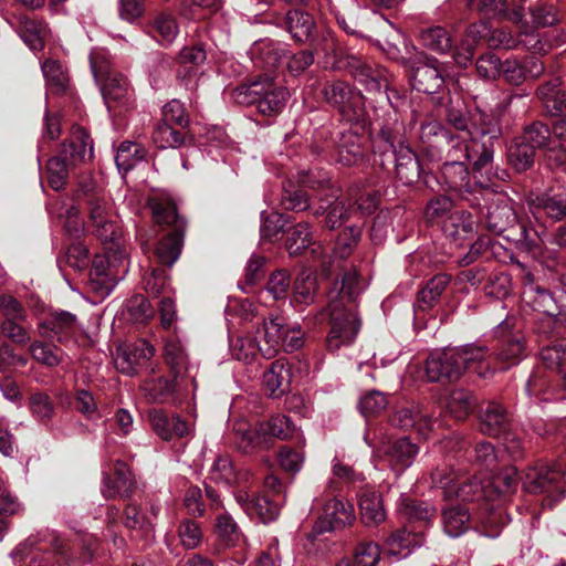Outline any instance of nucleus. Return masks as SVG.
Here are the masks:
<instances>
[{"mask_svg":"<svg viewBox=\"0 0 566 566\" xmlns=\"http://www.w3.org/2000/svg\"><path fill=\"white\" fill-rule=\"evenodd\" d=\"M356 518L354 505L338 497L328 500L323 506V531L342 530Z\"/></svg>","mask_w":566,"mask_h":566,"instance_id":"obj_19","label":"nucleus"},{"mask_svg":"<svg viewBox=\"0 0 566 566\" xmlns=\"http://www.w3.org/2000/svg\"><path fill=\"white\" fill-rule=\"evenodd\" d=\"M316 289V277L307 270L302 271L294 283L291 303L294 306H307L314 303Z\"/></svg>","mask_w":566,"mask_h":566,"instance_id":"obj_38","label":"nucleus"},{"mask_svg":"<svg viewBox=\"0 0 566 566\" xmlns=\"http://www.w3.org/2000/svg\"><path fill=\"white\" fill-rule=\"evenodd\" d=\"M495 179H503V176L495 171L490 186L482 187L480 185L479 195L488 203L485 214L486 228L495 234H502L506 230L518 226L520 237L516 241L521 249L535 255L538 251L536 241L530 235V231L524 224H518V217L513 208L512 200L507 195L494 188ZM476 186H479L478 182Z\"/></svg>","mask_w":566,"mask_h":566,"instance_id":"obj_3","label":"nucleus"},{"mask_svg":"<svg viewBox=\"0 0 566 566\" xmlns=\"http://www.w3.org/2000/svg\"><path fill=\"white\" fill-rule=\"evenodd\" d=\"M90 275L93 282L104 285L107 292L118 282V273L108 264L105 252L94 258Z\"/></svg>","mask_w":566,"mask_h":566,"instance_id":"obj_46","label":"nucleus"},{"mask_svg":"<svg viewBox=\"0 0 566 566\" xmlns=\"http://www.w3.org/2000/svg\"><path fill=\"white\" fill-rule=\"evenodd\" d=\"M232 96L238 104L255 105L262 115L276 116L285 107L289 91L274 83L272 78L263 77L248 85L238 86Z\"/></svg>","mask_w":566,"mask_h":566,"instance_id":"obj_7","label":"nucleus"},{"mask_svg":"<svg viewBox=\"0 0 566 566\" xmlns=\"http://www.w3.org/2000/svg\"><path fill=\"white\" fill-rule=\"evenodd\" d=\"M146 157V149L132 142H124L119 145L115 163L119 171L126 174Z\"/></svg>","mask_w":566,"mask_h":566,"instance_id":"obj_40","label":"nucleus"},{"mask_svg":"<svg viewBox=\"0 0 566 566\" xmlns=\"http://www.w3.org/2000/svg\"><path fill=\"white\" fill-rule=\"evenodd\" d=\"M430 479L432 488L442 489L446 497L453 496L454 486L458 484L459 475L450 464L443 463L438 465L433 471H431Z\"/></svg>","mask_w":566,"mask_h":566,"instance_id":"obj_56","label":"nucleus"},{"mask_svg":"<svg viewBox=\"0 0 566 566\" xmlns=\"http://www.w3.org/2000/svg\"><path fill=\"white\" fill-rule=\"evenodd\" d=\"M135 489V481L130 475L129 468L122 461L114 465V478L105 474L103 479L102 493L106 499L116 496L128 497Z\"/></svg>","mask_w":566,"mask_h":566,"instance_id":"obj_22","label":"nucleus"},{"mask_svg":"<svg viewBox=\"0 0 566 566\" xmlns=\"http://www.w3.org/2000/svg\"><path fill=\"white\" fill-rule=\"evenodd\" d=\"M539 355L547 368L563 373V367L566 365V338L543 347Z\"/></svg>","mask_w":566,"mask_h":566,"instance_id":"obj_58","label":"nucleus"},{"mask_svg":"<svg viewBox=\"0 0 566 566\" xmlns=\"http://www.w3.org/2000/svg\"><path fill=\"white\" fill-rule=\"evenodd\" d=\"M517 38L520 39V45L536 54H547L556 44L563 42V40L557 42L551 41L548 32L538 33L528 24L521 27Z\"/></svg>","mask_w":566,"mask_h":566,"instance_id":"obj_33","label":"nucleus"},{"mask_svg":"<svg viewBox=\"0 0 566 566\" xmlns=\"http://www.w3.org/2000/svg\"><path fill=\"white\" fill-rule=\"evenodd\" d=\"M536 97L549 116H563L566 111V90L562 87L559 77L552 78L539 85Z\"/></svg>","mask_w":566,"mask_h":566,"instance_id":"obj_21","label":"nucleus"},{"mask_svg":"<svg viewBox=\"0 0 566 566\" xmlns=\"http://www.w3.org/2000/svg\"><path fill=\"white\" fill-rule=\"evenodd\" d=\"M420 40L423 46L438 53H446L452 46L451 36L442 27H432L422 30Z\"/></svg>","mask_w":566,"mask_h":566,"instance_id":"obj_49","label":"nucleus"},{"mask_svg":"<svg viewBox=\"0 0 566 566\" xmlns=\"http://www.w3.org/2000/svg\"><path fill=\"white\" fill-rule=\"evenodd\" d=\"M235 448L244 454H253L271 449L266 433L261 430V423L251 426L244 421H237L233 427Z\"/></svg>","mask_w":566,"mask_h":566,"instance_id":"obj_17","label":"nucleus"},{"mask_svg":"<svg viewBox=\"0 0 566 566\" xmlns=\"http://www.w3.org/2000/svg\"><path fill=\"white\" fill-rule=\"evenodd\" d=\"M350 212L352 210L345 207L344 201L334 197L333 200H322L314 214L316 217L326 214L325 227L335 229L348 219Z\"/></svg>","mask_w":566,"mask_h":566,"instance_id":"obj_39","label":"nucleus"},{"mask_svg":"<svg viewBox=\"0 0 566 566\" xmlns=\"http://www.w3.org/2000/svg\"><path fill=\"white\" fill-rule=\"evenodd\" d=\"M491 492L492 491L489 490V485L484 484L480 476L473 475L454 486L453 496L463 502H474L481 500H486L490 502L492 501Z\"/></svg>","mask_w":566,"mask_h":566,"instance_id":"obj_32","label":"nucleus"},{"mask_svg":"<svg viewBox=\"0 0 566 566\" xmlns=\"http://www.w3.org/2000/svg\"><path fill=\"white\" fill-rule=\"evenodd\" d=\"M312 244L311 226L307 222H300L289 230L286 249L291 255H297Z\"/></svg>","mask_w":566,"mask_h":566,"instance_id":"obj_53","label":"nucleus"},{"mask_svg":"<svg viewBox=\"0 0 566 566\" xmlns=\"http://www.w3.org/2000/svg\"><path fill=\"white\" fill-rule=\"evenodd\" d=\"M41 336L67 344L80 332L76 315L67 311H54L38 326Z\"/></svg>","mask_w":566,"mask_h":566,"instance_id":"obj_14","label":"nucleus"},{"mask_svg":"<svg viewBox=\"0 0 566 566\" xmlns=\"http://www.w3.org/2000/svg\"><path fill=\"white\" fill-rule=\"evenodd\" d=\"M381 549L375 542H360L354 551L355 566H376L380 560Z\"/></svg>","mask_w":566,"mask_h":566,"instance_id":"obj_64","label":"nucleus"},{"mask_svg":"<svg viewBox=\"0 0 566 566\" xmlns=\"http://www.w3.org/2000/svg\"><path fill=\"white\" fill-rule=\"evenodd\" d=\"M449 132L436 119L427 118L420 123L419 139L428 150H442Z\"/></svg>","mask_w":566,"mask_h":566,"instance_id":"obj_35","label":"nucleus"},{"mask_svg":"<svg viewBox=\"0 0 566 566\" xmlns=\"http://www.w3.org/2000/svg\"><path fill=\"white\" fill-rule=\"evenodd\" d=\"M483 534L495 538L500 535L501 528L509 523V516L502 507L491 505L480 517Z\"/></svg>","mask_w":566,"mask_h":566,"instance_id":"obj_55","label":"nucleus"},{"mask_svg":"<svg viewBox=\"0 0 566 566\" xmlns=\"http://www.w3.org/2000/svg\"><path fill=\"white\" fill-rule=\"evenodd\" d=\"M407 72L409 73L412 88L418 92L436 94L444 84V77L439 67L438 60L429 57L422 52L416 54V60L407 69Z\"/></svg>","mask_w":566,"mask_h":566,"instance_id":"obj_11","label":"nucleus"},{"mask_svg":"<svg viewBox=\"0 0 566 566\" xmlns=\"http://www.w3.org/2000/svg\"><path fill=\"white\" fill-rule=\"evenodd\" d=\"M285 27L297 42L311 41L316 32L314 18L300 9L289 10L285 15Z\"/></svg>","mask_w":566,"mask_h":566,"instance_id":"obj_27","label":"nucleus"},{"mask_svg":"<svg viewBox=\"0 0 566 566\" xmlns=\"http://www.w3.org/2000/svg\"><path fill=\"white\" fill-rule=\"evenodd\" d=\"M439 153H446V161L448 163H462L467 164L478 158V154L473 151V143L471 138L469 142L460 139L458 136L449 134L448 138L443 143L442 150Z\"/></svg>","mask_w":566,"mask_h":566,"instance_id":"obj_31","label":"nucleus"},{"mask_svg":"<svg viewBox=\"0 0 566 566\" xmlns=\"http://www.w3.org/2000/svg\"><path fill=\"white\" fill-rule=\"evenodd\" d=\"M388 99L392 111H387L382 118L377 119L378 138L385 144V149L379 154V165L385 168L386 160L394 158L398 179L403 185H411L420 176V164L412 149L401 139L403 127L399 120L398 105Z\"/></svg>","mask_w":566,"mask_h":566,"instance_id":"obj_2","label":"nucleus"},{"mask_svg":"<svg viewBox=\"0 0 566 566\" xmlns=\"http://www.w3.org/2000/svg\"><path fill=\"white\" fill-rule=\"evenodd\" d=\"M230 352L233 358L244 363L252 360L260 352L259 343L251 336H238L230 340Z\"/></svg>","mask_w":566,"mask_h":566,"instance_id":"obj_62","label":"nucleus"},{"mask_svg":"<svg viewBox=\"0 0 566 566\" xmlns=\"http://www.w3.org/2000/svg\"><path fill=\"white\" fill-rule=\"evenodd\" d=\"M488 349L468 344L457 348L433 350L426 360V376L430 382L458 380L473 364L482 361Z\"/></svg>","mask_w":566,"mask_h":566,"instance_id":"obj_4","label":"nucleus"},{"mask_svg":"<svg viewBox=\"0 0 566 566\" xmlns=\"http://www.w3.org/2000/svg\"><path fill=\"white\" fill-rule=\"evenodd\" d=\"M323 94L328 104L337 107L349 119H358L363 114L365 98L360 92L353 90L348 83L343 81L326 83Z\"/></svg>","mask_w":566,"mask_h":566,"instance_id":"obj_12","label":"nucleus"},{"mask_svg":"<svg viewBox=\"0 0 566 566\" xmlns=\"http://www.w3.org/2000/svg\"><path fill=\"white\" fill-rule=\"evenodd\" d=\"M209 479L217 484H224L226 486H230L235 481V472L228 454L216 457L209 471Z\"/></svg>","mask_w":566,"mask_h":566,"instance_id":"obj_59","label":"nucleus"},{"mask_svg":"<svg viewBox=\"0 0 566 566\" xmlns=\"http://www.w3.org/2000/svg\"><path fill=\"white\" fill-rule=\"evenodd\" d=\"M87 213L95 234L104 242L117 239L119 229L111 201L101 193L87 198Z\"/></svg>","mask_w":566,"mask_h":566,"instance_id":"obj_10","label":"nucleus"},{"mask_svg":"<svg viewBox=\"0 0 566 566\" xmlns=\"http://www.w3.org/2000/svg\"><path fill=\"white\" fill-rule=\"evenodd\" d=\"M474 399L467 389H454L447 401V411L457 420L465 419L473 410Z\"/></svg>","mask_w":566,"mask_h":566,"instance_id":"obj_44","label":"nucleus"},{"mask_svg":"<svg viewBox=\"0 0 566 566\" xmlns=\"http://www.w3.org/2000/svg\"><path fill=\"white\" fill-rule=\"evenodd\" d=\"M290 376V369L283 361L272 363L263 374V387L268 395L275 398L282 396L287 389Z\"/></svg>","mask_w":566,"mask_h":566,"instance_id":"obj_29","label":"nucleus"},{"mask_svg":"<svg viewBox=\"0 0 566 566\" xmlns=\"http://www.w3.org/2000/svg\"><path fill=\"white\" fill-rule=\"evenodd\" d=\"M523 489L532 494H545L543 505L553 507L566 495V471L555 464H537L522 478Z\"/></svg>","mask_w":566,"mask_h":566,"instance_id":"obj_8","label":"nucleus"},{"mask_svg":"<svg viewBox=\"0 0 566 566\" xmlns=\"http://www.w3.org/2000/svg\"><path fill=\"white\" fill-rule=\"evenodd\" d=\"M530 212L535 219L544 216L553 222L566 219V193L546 191L531 198Z\"/></svg>","mask_w":566,"mask_h":566,"instance_id":"obj_16","label":"nucleus"},{"mask_svg":"<svg viewBox=\"0 0 566 566\" xmlns=\"http://www.w3.org/2000/svg\"><path fill=\"white\" fill-rule=\"evenodd\" d=\"M59 155L72 165L91 159L93 157L91 136L84 129L77 128L72 139L62 144Z\"/></svg>","mask_w":566,"mask_h":566,"instance_id":"obj_26","label":"nucleus"},{"mask_svg":"<svg viewBox=\"0 0 566 566\" xmlns=\"http://www.w3.org/2000/svg\"><path fill=\"white\" fill-rule=\"evenodd\" d=\"M469 136L473 143V151L478 158L473 164V171L476 182L482 187L490 186L493 170L494 145L502 136V128L499 119L492 115L482 114L479 124H474Z\"/></svg>","mask_w":566,"mask_h":566,"instance_id":"obj_6","label":"nucleus"},{"mask_svg":"<svg viewBox=\"0 0 566 566\" xmlns=\"http://www.w3.org/2000/svg\"><path fill=\"white\" fill-rule=\"evenodd\" d=\"M384 452L389 457L391 464L399 467L401 470H405L412 464L416 455L419 452V448L409 439L402 438L396 440L387 449H384Z\"/></svg>","mask_w":566,"mask_h":566,"instance_id":"obj_37","label":"nucleus"},{"mask_svg":"<svg viewBox=\"0 0 566 566\" xmlns=\"http://www.w3.org/2000/svg\"><path fill=\"white\" fill-rule=\"evenodd\" d=\"M358 506L361 522L367 526H376L386 520L387 514L381 495L374 490H361L358 495Z\"/></svg>","mask_w":566,"mask_h":566,"instance_id":"obj_25","label":"nucleus"},{"mask_svg":"<svg viewBox=\"0 0 566 566\" xmlns=\"http://www.w3.org/2000/svg\"><path fill=\"white\" fill-rule=\"evenodd\" d=\"M102 95L108 109L116 104L123 103L129 96V84L122 74L109 72L102 84Z\"/></svg>","mask_w":566,"mask_h":566,"instance_id":"obj_30","label":"nucleus"},{"mask_svg":"<svg viewBox=\"0 0 566 566\" xmlns=\"http://www.w3.org/2000/svg\"><path fill=\"white\" fill-rule=\"evenodd\" d=\"M525 391L530 398L539 401H549L555 399L547 374L541 369H535L525 384Z\"/></svg>","mask_w":566,"mask_h":566,"instance_id":"obj_45","label":"nucleus"},{"mask_svg":"<svg viewBox=\"0 0 566 566\" xmlns=\"http://www.w3.org/2000/svg\"><path fill=\"white\" fill-rule=\"evenodd\" d=\"M72 166L62 155L52 157L46 165L48 184L55 191L62 190L69 178V167Z\"/></svg>","mask_w":566,"mask_h":566,"instance_id":"obj_52","label":"nucleus"},{"mask_svg":"<svg viewBox=\"0 0 566 566\" xmlns=\"http://www.w3.org/2000/svg\"><path fill=\"white\" fill-rule=\"evenodd\" d=\"M535 149L517 138L509 150V160L518 172L527 170L534 163Z\"/></svg>","mask_w":566,"mask_h":566,"instance_id":"obj_60","label":"nucleus"},{"mask_svg":"<svg viewBox=\"0 0 566 566\" xmlns=\"http://www.w3.org/2000/svg\"><path fill=\"white\" fill-rule=\"evenodd\" d=\"M251 59L255 65L264 69H273L283 63L284 56H287L286 45L269 39L256 41L251 50Z\"/></svg>","mask_w":566,"mask_h":566,"instance_id":"obj_23","label":"nucleus"},{"mask_svg":"<svg viewBox=\"0 0 566 566\" xmlns=\"http://www.w3.org/2000/svg\"><path fill=\"white\" fill-rule=\"evenodd\" d=\"M44 33L45 28L41 22L29 18L21 19L19 34L31 50L39 51L43 49Z\"/></svg>","mask_w":566,"mask_h":566,"instance_id":"obj_47","label":"nucleus"},{"mask_svg":"<svg viewBox=\"0 0 566 566\" xmlns=\"http://www.w3.org/2000/svg\"><path fill=\"white\" fill-rule=\"evenodd\" d=\"M443 232L453 239H465L474 230L472 216L464 210H454L442 224Z\"/></svg>","mask_w":566,"mask_h":566,"instance_id":"obj_36","label":"nucleus"},{"mask_svg":"<svg viewBox=\"0 0 566 566\" xmlns=\"http://www.w3.org/2000/svg\"><path fill=\"white\" fill-rule=\"evenodd\" d=\"M148 206L157 223L172 226V231L159 241L155 250L160 264L172 266L181 253L186 222L169 198L155 196L149 199Z\"/></svg>","mask_w":566,"mask_h":566,"instance_id":"obj_5","label":"nucleus"},{"mask_svg":"<svg viewBox=\"0 0 566 566\" xmlns=\"http://www.w3.org/2000/svg\"><path fill=\"white\" fill-rule=\"evenodd\" d=\"M151 33L157 34L158 40L164 44L174 42L178 34V24L176 19L168 13H159L150 23Z\"/></svg>","mask_w":566,"mask_h":566,"instance_id":"obj_57","label":"nucleus"},{"mask_svg":"<svg viewBox=\"0 0 566 566\" xmlns=\"http://www.w3.org/2000/svg\"><path fill=\"white\" fill-rule=\"evenodd\" d=\"M41 69L49 90L54 93L65 91L69 78L61 63L54 60H46L41 65Z\"/></svg>","mask_w":566,"mask_h":566,"instance_id":"obj_54","label":"nucleus"},{"mask_svg":"<svg viewBox=\"0 0 566 566\" xmlns=\"http://www.w3.org/2000/svg\"><path fill=\"white\" fill-rule=\"evenodd\" d=\"M441 179L449 190L458 192L464 199H468L467 195H472V205H479L480 186H476V179L471 185L467 164L444 161L441 167Z\"/></svg>","mask_w":566,"mask_h":566,"instance_id":"obj_15","label":"nucleus"},{"mask_svg":"<svg viewBox=\"0 0 566 566\" xmlns=\"http://www.w3.org/2000/svg\"><path fill=\"white\" fill-rule=\"evenodd\" d=\"M552 134V129L546 124L536 120L524 128L520 139L535 150L546 149L549 146Z\"/></svg>","mask_w":566,"mask_h":566,"instance_id":"obj_48","label":"nucleus"},{"mask_svg":"<svg viewBox=\"0 0 566 566\" xmlns=\"http://www.w3.org/2000/svg\"><path fill=\"white\" fill-rule=\"evenodd\" d=\"M248 514L259 517L266 524L276 520L280 514V506L266 496H255L248 509Z\"/></svg>","mask_w":566,"mask_h":566,"instance_id":"obj_63","label":"nucleus"},{"mask_svg":"<svg viewBox=\"0 0 566 566\" xmlns=\"http://www.w3.org/2000/svg\"><path fill=\"white\" fill-rule=\"evenodd\" d=\"M153 140L158 148H177L184 144V135L169 123H159L153 133Z\"/></svg>","mask_w":566,"mask_h":566,"instance_id":"obj_61","label":"nucleus"},{"mask_svg":"<svg viewBox=\"0 0 566 566\" xmlns=\"http://www.w3.org/2000/svg\"><path fill=\"white\" fill-rule=\"evenodd\" d=\"M154 353V347L144 339L125 343L116 348L114 364L118 371L132 376L139 367L146 365Z\"/></svg>","mask_w":566,"mask_h":566,"instance_id":"obj_13","label":"nucleus"},{"mask_svg":"<svg viewBox=\"0 0 566 566\" xmlns=\"http://www.w3.org/2000/svg\"><path fill=\"white\" fill-rule=\"evenodd\" d=\"M481 431L489 436L506 434L510 427V416L499 402L490 401L480 411Z\"/></svg>","mask_w":566,"mask_h":566,"instance_id":"obj_24","label":"nucleus"},{"mask_svg":"<svg viewBox=\"0 0 566 566\" xmlns=\"http://www.w3.org/2000/svg\"><path fill=\"white\" fill-rule=\"evenodd\" d=\"M284 324L282 317H271L258 329L259 349L263 357L272 358L281 350L284 343Z\"/></svg>","mask_w":566,"mask_h":566,"instance_id":"obj_20","label":"nucleus"},{"mask_svg":"<svg viewBox=\"0 0 566 566\" xmlns=\"http://www.w3.org/2000/svg\"><path fill=\"white\" fill-rule=\"evenodd\" d=\"M364 159V150L358 137L353 134L343 135L338 146V161L344 166H354Z\"/></svg>","mask_w":566,"mask_h":566,"instance_id":"obj_50","label":"nucleus"},{"mask_svg":"<svg viewBox=\"0 0 566 566\" xmlns=\"http://www.w3.org/2000/svg\"><path fill=\"white\" fill-rule=\"evenodd\" d=\"M261 430H263L268 438L269 444L272 448L275 439L286 440L293 436L295 427L291 419L284 415H276L268 421H261Z\"/></svg>","mask_w":566,"mask_h":566,"instance_id":"obj_42","label":"nucleus"},{"mask_svg":"<svg viewBox=\"0 0 566 566\" xmlns=\"http://www.w3.org/2000/svg\"><path fill=\"white\" fill-rule=\"evenodd\" d=\"M346 67L355 81L364 85L367 91L380 93V91L385 88L386 99L389 101V97L395 105H398V108L400 107L401 101L397 92H392L394 98L387 92L389 82L385 69L378 66L374 67L371 64L355 55L347 57ZM389 106H391V104H389ZM389 111H392V107H390Z\"/></svg>","mask_w":566,"mask_h":566,"instance_id":"obj_9","label":"nucleus"},{"mask_svg":"<svg viewBox=\"0 0 566 566\" xmlns=\"http://www.w3.org/2000/svg\"><path fill=\"white\" fill-rule=\"evenodd\" d=\"M364 286L358 280L356 270L346 272L340 281V287L329 293L327 313L329 332L327 348L335 353L343 346H350L360 329V319L356 312V298Z\"/></svg>","mask_w":566,"mask_h":566,"instance_id":"obj_1","label":"nucleus"},{"mask_svg":"<svg viewBox=\"0 0 566 566\" xmlns=\"http://www.w3.org/2000/svg\"><path fill=\"white\" fill-rule=\"evenodd\" d=\"M166 364L170 367L174 378H181L188 370V357L177 339H168L164 347Z\"/></svg>","mask_w":566,"mask_h":566,"instance_id":"obj_43","label":"nucleus"},{"mask_svg":"<svg viewBox=\"0 0 566 566\" xmlns=\"http://www.w3.org/2000/svg\"><path fill=\"white\" fill-rule=\"evenodd\" d=\"M522 298L528 304L534 311L544 313L547 315H554L556 304L551 293L541 286L522 290Z\"/></svg>","mask_w":566,"mask_h":566,"instance_id":"obj_41","label":"nucleus"},{"mask_svg":"<svg viewBox=\"0 0 566 566\" xmlns=\"http://www.w3.org/2000/svg\"><path fill=\"white\" fill-rule=\"evenodd\" d=\"M391 423L405 430L416 429L421 436L427 437L437 420H432L419 405H410L399 408L392 416Z\"/></svg>","mask_w":566,"mask_h":566,"instance_id":"obj_18","label":"nucleus"},{"mask_svg":"<svg viewBox=\"0 0 566 566\" xmlns=\"http://www.w3.org/2000/svg\"><path fill=\"white\" fill-rule=\"evenodd\" d=\"M517 470L514 467H506L497 474L493 475L489 481V490L491 492V500L493 501L499 495L514 490L517 485Z\"/></svg>","mask_w":566,"mask_h":566,"instance_id":"obj_51","label":"nucleus"},{"mask_svg":"<svg viewBox=\"0 0 566 566\" xmlns=\"http://www.w3.org/2000/svg\"><path fill=\"white\" fill-rule=\"evenodd\" d=\"M451 282V276L444 273L437 274L418 292L416 307L427 311L433 307Z\"/></svg>","mask_w":566,"mask_h":566,"instance_id":"obj_28","label":"nucleus"},{"mask_svg":"<svg viewBox=\"0 0 566 566\" xmlns=\"http://www.w3.org/2000/svg\"><path fill=\"white\" fill-rule=\"evenodd\" d=\"M469 510L463 505L449 506L442 511V523L446 534L459 537L468 530Z\"/></svg>","mask_w":566,"mask_h":566,"instance_id":"obj_34","label":"nucleus"}]
</instances>
